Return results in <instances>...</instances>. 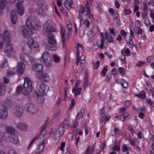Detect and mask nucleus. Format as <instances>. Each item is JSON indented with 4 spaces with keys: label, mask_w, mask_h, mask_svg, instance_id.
<instances>
[{
    "label": "nucleus",
    "mask_w": 154,
    "mask_h": 154,
    "mask_svg": "<svg viewBox=\"0 0 154 154\" xmlns=\"http://www.w3.org/2000/svg\"><path fill=\"white\" fill-rule=\"evenodd\" d=\"M26 26H22L21 30L24 37L29 38L33 34L32 29L37 30L41 27L40 22L31 17H29L26 21Z\"/></svg>",
    "instance_id": "nucleus-1"
},
{
    "label": "nucleus",
    "mask_w": 154,
    "mask_h": 154,
    "mask_svg": "<svg viewBox=\"0 0 154 154\" xmlns=\"http://www.w3.org/2000/svg\"><path fill=\"white\" fill-rule=\"evenodd\" d=\"M32 68L33 70L37 72L36 77L41 82H47L49 80V76L47 74L41 72L43 70V67L42 65L35 63L32 66Z\"/></svg>",
    "instance_id": "nucleus-2"
},
{
    "label": "nucleus",
    "mask_w": 154,
    "mask_h": 154,
    "mask_svg": "<svg viewBox=\"0 0 154 154\" xmlns=\"http://www.w3.org/2000/svg\"><path fill=\"white\" fill-rule=\"evenodd\" d=\"M35 2L37 5L35 9L36 14L41 16L45 15L48 9L47 4L43 0H36Z\"/></svg>",
    "instance_id": "nucleus-3"
},
{
    "label": "nucleus",
    "mask_w": 154,
    "mask_h": 154,
    "mask_svg": "<svg viewBox=\"0 0 154 154\" xmlns=\"http://www.w3.org/2000/svg\"><path fill=\"white\" fill-rule=\"evenodd\" d=\"M29 47L25 46L23 48V51L26 54H28L30 52V49L37 48L39 47L38 42L34 39H29L27 42Z\"/></svg>",
    "instance_id": "nucleus-4"
},
{
    "label": "nucleus",
    "mask_w": 154,
    "mask_h": 154,
    "mask_svg": "<svg viewBox=\"0 0 154 154\" xmlns=\"http://www.w3.org/2000/svg\"><path fill=\"white\" fill-rule=\"evenodd\" d=\"M24 80L22 92L23 94L27 95L28 94V91L30 90L32 88V83L29 78H25Z\"/></svg>",
    "instance_id": "nucleus-5"
},
{
    "label": "nucleus",
    "mask_w": 154,
    "mask_h": 154,
    "mask_svg": "<svg viewBox=\"0 0 154 154\" xmlns=\"http://www.w3.org/2000/svg\"><path fill=\"white\" fill-rule=\"evenodd\" d=\"M41 60L47 67H50L52 65V61L49 54L47 52H44L42 55Z\"/></svg>",
    "instance_id": "nucleus-6"
},
{
    "label": "nucleus",
    "mask_w": 154,
    "mask_h": 154,
    "mask_svg": "<svg viewBox=\"0 0 154 154\" xmlns=\"http://www.w3.org/2000/svg\"><path fill=\"white\" fill-rule=\"evenodd\" d=\"M24 108L28 112L32 114L36 113L38 111L37 106L34 104L31 103H26Z\"/></svg>",
    "instance_id": "nucleus-7"
},
{
    "label": "nucleus",
    "mask_w": 154,
    "mask_h": 154,
    "mask_svg": "<svg viewBox=\"0 0 154 154\" xmlns=\"http://www.w3.org/2000/svg\"><path fill=\"white\" fill-rule=\"evenodd\" d=\"M48 87L45 84H42L39 86V90H37L35 91L36 95L41 96L44 94L48 89Z\"/></svg>",
    "instance_id": "nucleus-8"
},
{
    "label": "nucleus",
    "mask_w": 154,
    "mask_h": 154,
    "mask_svg": "<svg viewBox=\"0 0 154 154\" xmlns=\"http://www.w3.org/2000/svg\"><path fill=\"white\" fill-rule=\"evenodd\" d=\"M18 2L16 4L17 12L19 15L21 16L23 14L24 11V7L22 4L23 2V0H18Z\"/></svg>",
    "instance_id": "nucleus-9"
},
{
    "label": "nucleus",
    "mask_w": 154,
    "mask_h": 154,
    "mask_svg": "<svg viewBox=\"0 0 154 154\" xmlns=\"http://www.w3.org/2000/svg\"><path fill=\"white\" fill-rule=\"evenodd\" d=\"M23 110L19 106H16L14 108V114L17 117H21L23 114Z\"/></svg>",
    "instance_id": "nucleus-10"
},
{
    "label": "nucleus",
    "mask_w": 154,
    "mask_h": 154,
    "mask_svg": "<svg viewBox=\"0 0 154 154\" xmlns=\"http://www.w3.org/2000/svg\"><path fill=\"white\" fill-rule=\"evenodd\" d=\"M11 39H9L7 40L6 43V47L5 49V52L7 55L11 53L12 51L13 47L12 44L11 43Z\"/></svg>",
    "instance_id": "nucleus-11"
},
{
    "label": "nucleus",
    "mask_w": 154,
    "mask_h": 154,
    "mask_svg": "<svg viewBox=\"0 0 154 154\" xmlns=\"http://www.w3.org/2000/svg\"><path fill=\"white\" fill-rule=\"evenodd\" d=\"M67 27L68 28V30L69 31V34L68 35H65L64 32H63L62 29H61L60 32V34L62 38H69L70 37L71 35V30H72V26L71 24L70 23H68L67 25Z\"/></svg>",
    "instance_id": "nucleus-12"
},
{
    "label": "nucleus",
    "mask_w": 154,
    "mask_h": 154,
    "mask_svg": "<svg viewBox=\"0 0 154 154\" xmlns=\"http://www.w3.org/2000/svg\"><path fill=\"white\" fill-rule=\"evenodd\" d=\"M55 29L52 27L49 26V24L48 23H45L43 27V31L44 32H50L54 31Z\"/></svg>",
    "instance_id": "nucleus-13"
},
{
    "label": "nucleus",
    "mask_w": 154,
    "mask_h": 154,
    "mask_svg": "<svg viewBox=\"0 0 154 154\" xmlns=\"http://www.w3.org/2000/svg\"><path fill=\"white\" fill-rule=\"evenodd\" d=\"M45 134V133L41 134L38 138L36 139L37 140V143L38 145H39L40 144H45L47 143L46 140H44Z\"/></svg>",
    "instance_id": "nucleus-14"
},
{
    "label": "nucleus",
    "mask_w": 154,
    "mask_h": 154,
    "mask_svg": "<svg viewBox=\"0 0 154 154\" xmlns=\"http://www.w3.org/2000/svg\"><path fill=\"white\" fill-rule=\"evenodd\" d=\"M8 116L7 109L5 108L0 109V119H6Z\"/></svg>",
    "instance_id": "nucleus-15"
},
{
    "label": "nucleus",
    "mask_w": 154,
    "mask_h": 154,
    "mask_svg": "<svg viewBox=\"0 0 154 154\" xmlns=\"http://www.w3.org/2000/svg\"><path fill=\"white\" fill-rule=\"evenodd\" d=\"M25 67V64L21 62H19L17 63V71L21 74L24 71Z\"/></svg>",
    "instance_id": "nucleus-16"
},
{
    "label": "nucleus",
    "mask_w": 154,
    "mask_h": 154,
    "mask_svg": "<svg viewBox=\"0 0 154 154\" xmlns=\"http://www.w3.org/2000/svg\"><path fill=\"white\" fill-rule=\"evenodd\" d=\"M10 15L11 23L14 24H15L17 20V18L15 11H11Z\"/></svg>",
    "instance_id": "nucleus-17"
},
{
    "label": "nucleus",
    "mask_w": 154,
    "mask_h": 154,
    "mask_svg": "<svg viewBox=\"0 0 154 154\" xmlns=\"http://www.w3.org/2000/svg\"><path fill=\"white\" fill-rule=\"evenodd\" d=\"M73 1L72 0H65L64 2V5L67 9L69 10L72 8Z\"/></svg>",
    "instance_id": "nucleus-18"
},
{
    "label": "nucleus",
    "mask_w": 154,
    "mask_h": 154,
    "mask_svg": "<svg viewBox=\"0 0 154 154\" xmlns=\"http://www.w3.org/2000/svg\"><path fill=\"white\" fill-rule=\"evenodd\" d=\"M6 91L5 85L3 83H0V97L4 95Z\"/></svg>",
    "instance_id": "nucleus-19"
},
{
    "label": "nucleus",
    "mask_w": 154,
    "mask_h": 154,
    "mask_svg": "<svg viewBox=\"0 0 154 154\" xmlns=\"http://www.w3.org/2000/svg\"><path fill=\"white\" fill-rule=\"evenodd\" d=\"M86 57L85 55H82L81 56L79 60L81 61L80 63V66H81V69L83 70L85 66V63Z\"/></svg>",
    "instance_id": "nucleus-20"
},
{
    "label": "nucleus",
    "mask_w": 154,
    "mask_h": 154,
    "mask_svg": "<svg viewBox=\"0 0 154 154\" xmlns=\"http://www.w3.org/2000/svg\"><path fill=\"white\" fill-rule=\"evenodd\" d=\"M4 105L5 108L7 109V108L11 107L12 105V103L11 100L7 99L4 100Z\"/></svg>",
    "instance_id": "nucleus-21"
},
{
    "label": "nucleus",
    "mask_w": 154,
    "mask_h": 154,
    "mask_svg": "<svg viewBox=\"0 0 154 154\" xmlns=\"http://www.w3.org/2000/svg\"><path fill=\"white\" fill-rule=\"evenodd\" d=\"M115 17L113 19L114 23L115 26L118 27L120 25V22L118 14H115Z\"/></svg>",
    "instance_id": "nucleus-22"
},
{
    "label": "nucleus",
    "mask_w": 154,
    "mask_h": 154,
    "mask_svg": "<svg viewBox=\"0 0 154 154\" xmlns=\"http://www.w3.org/2000/svg\"><path fill=\"white\" fill-rule=\"evenodd\" d=\"M27 127V125L26 124L22 123L16 125V127L17 128L22 131H25L26 130Z\"/></svg>",
    "instance_id": "nucleus-23"
},
{
    "label": "nucleus",
    "mask_w": 154,
    "mask_h": 154,
    "mask_svg": "<svg viewBox=\"0 0 154 154\" xmlns=\"http://www.w3.org/2000/svg\"><path fill=\"white\" fill-rule=\"evenodd\" d=\"M11 141L14 144H17L19 143L18 137L15 135L12 136L11 137Z\"/></svg>",
    "instance_id": "nucleus-24"
},
{
    "label": "nucleus",
    "mask_w": 154,
    "mask_h": 154,
    "mask_svg": "<svg viewBox=\"0 0 154 154\" xmlns=\"http://www.w3.org/2000/svg\"><path fill=\"white\" fill-rule=\"evenodd\" d=\"M6 131L7 133L12 135L14 133L15 129L12 127H9L6 128Z\"/></svg>",
    "instance_id": "nucleus-25"
},
{
    "label": "nucleus",
    "mask_w": 154,
    "mask_h": 154,
    "mask_svg": "<svg viewBox=\"0 0 154 154\" xmlns=\"http://www.w3.org/2000/svg\"><path fill=\"white\" fill-rule=\"evenodd\" d=\"M64 126L66 128H68L69 125V120L68 119H66L65 120L63 123L60 124Z\"/></svg>",
    "instance_id": "nucleus-26"
},
{
    "label": "nucleus",
    "mask_w": 154,
    "mask_h": 154,
    "mask_svg": "<svg viewBox=\"0 0 154 154\" xmlns=\"http://www.w3.org/2000/svg\"><path fill=\"white\" fill-rule=\"evenodd\" d=\"M86 8L87 10V13L86 14V16L88 18L90 19H93V17L92 15L91 14L90 9L89 7L86 6Z\"/></svg>",
    "instance_id": "nucleus-27"
},
{
    "label": "nucleus",
    "mask_w": 154,
    "mask_h": 154,
    "mask_svg": "<svg viewBox=\"0 0 154 154\" xmlns=\"http://www.w3.org/2000/svg\"><path fill=\"white\" fill-rule=\"evenodd\" d=\"M139 98L144 99L146 98V93L144 91H142L139 94L135 95Z\"/></svg>",
    "instance_id": "nucleus-28"
},
{
    "label": "nucleus",
    "mask_w": 154,
    "mask_h": 154,
    "mask_svg": "<svg viewBox=\"0 0 154 154\" xmlns=\"http://www.w3.org/2000/svg\"><path fill=\"white\" fill-rule=\"evenodd\" d=\"M3 38H11V35L8 30L4 31L3 33Z\"/></svg>",
    "instance_id": "nucleus-29"
},
{
    "label": "nucleus",
    "mask_w": 154,
    "mask_h": 154,
    "mask_svg": "<svg viewBox=\"0 0 154 154\" xmlns=\"http://www.w3.org/2000/svg\"><path fill=\"white\" fill-rule=\"evenodd\" d=\"M121 85L124 88H127L128 86V82L125 79H122L121 81Z\"/></svg>",
    "instance_id": "nucleus-30"
},
{
    "label": "nucleus",
    "mask_w": 154,
    "mask_h": 154,
    "mask_svg": "<svg viewBox=\"0 0 154 154\" xmlns=\"http://www.w3.org/2000/svg\"><path fill=\"white\" fill-rule=\"evenodd\" d=\"M65 128H66L63 125H60L59 128V132L60 135H62L63 134Z\"/></svg>",
    "instance_id": "nucleus-31"
},
{
    "label": "nucleus",
    "mask_w": 154,
    "mask_h": 154,
    "mask_svg": "<svg viewBox=\"0 0 154 154\" xmlns=\"http://www.w3.org/2000/svg\"><path fill=\"white\" fill-rule=\"evenodd\" d=\"M9 39H0V50L2 49L3 48L4 44H6V42Z\"/></svg>",
    "instance_id": "nucleus-32"
},
{
    "label": "nucleus",
    "mask_w": 154,
    "mask_h": 154,
    "mask_svg": "<svg viewBox=\"0 0 154 154\" xmlns=\"http://www.w3.org/2000/svg\"><path fill=\"white\" fill-rule=\"evenodd\" d=\"M6 3V0H0V5L3 11L5 7Z\"/></svg>",
    "instance_id": "nucleus-33"
},
{
    "label": "nucleus",
    "mask_w": 154,
    "mask_h": 154,
    "mask_svg": "<svg viewBox=\"0 0 154 154\" xmlns=\"http://www.w3.org/2000/svg\"><path fill=\"white\" fill-rule=\"evenodd\" d=\"M82 90V89L81 88H76L75 91L72 92L74 93V95H75V97H76L77 95H80L81 94V92Z\"/></svg>",
    "instance_id": "nucleus-34"
},
{
    "label": "nucleus",
    "mask_w": 154,
    "mask_h": 154,
    "mask_svg": "<svg viewBox=\"0 0 154 154\" xmlns=\"http://www.w3.org/2000/svg\"><path fill=\"white\" fill-rule=\"evenodd\" d=\"M37 97V99L38 102L40 103H43L44 101V99L42 95L38 96L36 95Z\"/></svg>",
    "instance_id": "nucleus-35"
},
{
    "label": "nucleus",
    "mask_w": 154,
    "mask_h": 154,
    "mask_svg": "<svg viewBox=\"0 0 154 154\" xmlns=\"http://www.w3.org/2000/svg\"><path fill=\"white\" fill-rule=\"evenodd\" d=\"M91 30L95 33L96 34L97 32H100V30L97 26H94L92 27Z\"/></svg>",
    "instance_id": "nucleus-36"
},
{
    "label": "nucleus",
    "mask_w": 154,
    "mask_h": 154,
    "mask_svg": "<svg viewBox=\"0 0 154 154\" xmlns=\"http://www.w3.org/2000/svg\"><path fill=\"white\" fill-rule=\"evenodd\" d=\"M126 42L129 47L131 48L133 46L134 44L132 39H128L126 40Z\"/></svg>",
    "instance_id": "nucleus-37"
},
{
    "label": "nucleus",
    "mask_w": 154,
    "mask_h": 154,
    "mask_svg": "<svg viewBox=\"0 0 154 154\" xmlns=\"http://www.w3.org/2000/svg\"><path fill=\"white\" fill-rule=\"evenodd\" d=\"M47 48L49 50L51 51H54L56 50L57 49V47L56 46L54 45H52L51 46H48Z\"/></svg>",
    "instance_id": "nucleus-38"
},
{
    "label": "nucleus",
    "mask_w": 154,
    "mask_h": 154,
    "mask_svg": "<svg viewBox=\"0 0 154 154\" xmlns=\"http://www.w3.org/2000/svg\"><path fill=\"white\" fill-rule=\"evenodd\" d=\"M83 110L81 109L79 113H78L77 115V117L78 118V119H79L82 117L84 113V112H83Z\"/></svg>",
    "instance_id": "nucleus-39"
},
{
    "label": "nucleus",
    "mask_w": 154,
    "mask_h": 154,
    "mask_svg": "<svg viewBox=\"0 0 154 154\" xmlns=\"http://www.w3.org/2000/svg\"><path fill=\"white\" fill-rule=\"evenodd\" d=\"M77 48L76 49V51L77 52V59L79 60V51L78 50V48H79V47H80L81 48H82L83 46H82L81 44H79V43H78L77 45Z\"/></svg>",
    "instance_id": "nucleus-40"
},
{
    "label": "nucleus",
    "mask_w": 154,
    "mask_h": 154,
    "mask_svg": "<svg viewBox=\"0 0 154 154\" xmlns=\"http://www.w3.org/2000/svg\"><path fill=\"white\" fill-rule=\"evenodd\" d=\"M45 33L48 37V38H54V35L52 33L50 32Z\"/></svg>",
    "instance_id": "nucleus-41"
},
{
    "label": "nucleus",
    "mask_w": 154,
    "mask_h": 154,
    "mask_svg": "<svg viewBox=\"0 0 154 154\" xmlns=\"http://www.w3.org/2000/svg\"><path fill=\"white\" fill-rule=\"evenodd\" d=\"M88 78H85L84 82L83 83V87L85 88L87 87L88 85Z\"/></svg>",
    "instance_id": "nucleus-42"
},
{
    "label": "nucleus",
    "mask_w": 154,
    "mask_h": 154,
    "mask_svg": "<svg viewBox=\"0 0 154 154\" xmlns=\"http://www.w3.org/2000/svg\"><path fill=\"white\" fill-rule=\"evenodd\" d=\"M121 150L122 151L124 152L125 151L127 150V154H129L128 151L129 149L128 148H127V146L125 144L123 145V146L122 147Z\"/></svg>",
    "instance_id": "nucleus-43"
},
{
    "label": "nucleus",
    "mask_w": 154,
    "mask_h": 154,
    "mask_svg": "<svg viewBox=\"0 0 154 154\" xmlns=\"http://www.w3.org/2000/svg\"><path fill=\"white\" fill-rule=\"evenodd\" d=\"M48 42L52 45H54L56 43V41L55 39H48Z\"/></svg>",
    "instance_id": "nucleus-44"
},
{
    "label": "nucleus",
    "mask_w": 154,
    "mask_h": 154,
    "mask_svg": "<svg viewBox=\"0 0 154 154\" xmlns=\"http://www.w3.org/2000/svg\"><path fill=\"white\" fill-rule=\"evenodd\" d=\"M53 59L54 61L56 63L58 62L60 60V58L58 56L56 55H53Z\"/></svg>",
    "instance_id": "nucleus-45"
},
{
    "label": "nucleus",
    "mask_w": 154,
    "mask_h": 154,
    "mask_svg": "<svg viewBox=\"0 0 154 154\" xmlns=\"http://www.w3.org/2000/svg\"><path fill=\"white\" fill-rule=\"evenodd\" d=\"M100 61L99 60L97 61L96 63H94L93 68L94 69H97L98 68L100 65Z\"/></svg>",
    "instance_id": "nucleus-46"
},
{
    "label": "nucleus",
    "mask_w": 154,
    "mask_h": 154,
    "mask_svg": "<svg viewBox=\"0 0 154 154\" xmlns=\"http://www.w3.org/2000/svg\"><path fill=\"white\" fill-rule=\"evenodd\" d=\"M81 14H80V12H79L78 17V18L80 20V24L81 25H82L84 23V21H83L82 20V17Z\"/></svg>",
    "instance_id": "nucleus-47"
},
{
    "label": "nucleus",
    "mask_w": 154,
    "mask_h": 154,
    "mask_svg": "<svg viewBox=\"0 0 154 154\" xmlns=\"http://www.w3.org/2000/svg\"><path fill=\"white\" fill-rule=\"evenodd\" d=\"M119 71L120 74L124 76L125 74V69H124L123 67H119L118 69Z\"/></svg>",
    "instance_id": "nucleus-48"
},
{
    "label": "nucleus",
    "mask_w": 154,
    "mask_h": 154,
    "mask_svg": "<svg viewBox=\"0 0 154 154\" xmlns=\"http://www.w3.org/2000/svg\"><path fill=\"white\" fill-rule=\"evenodd\" d=\"M79 7L80 11H79V12H80V14H82L84 13L85 11V8L82 5H79Z\"/></svg>",
    "instance_id": "nucleus-49"
},
{
    "label": "nucleus",
    "mask_w": 154,
    "mask_h": 154,
    "mask_svg": "<svg viewBox=\"0 0 154 154\" xmlns=\"http://www.w3.org/2000/svg\"><path fill=\"white\" fill-rule=\"evenodd\" d=\"M81 81L78 80L75 83V86L72 90V92H73L76 88H77L78 87V85L80 83Z\"/></svg>",
    "instance_id": "nucleus-50"
},
{
    "label": "nucleus",
    "mask_w": 154,
    "mask_h": 154,
    "mask_svg": "<svg viewBox=\"0 0 154 154\" xmlns=\"http://www.w3.org/2000/svg\"><path fill=\"white\" fill-rule=\"evenodd\" d=\"M7 65V61L5 59H4L3 61L0 65V66L2 68L4 67L5 65Z\"/></svg>",
    "instance_id": "nucleus-51"
},
{
    "label": "nucleus",
    "mask_w": 154,
    "mask_h": 154,
    "mask_svg": "<svg viewBox=\"0 0 154 154\" xmlns=\"http://www.w3.org/2000/svg\"><path fill=\"white\" fill-rule=\"evenodd\" d=\"M47 124L45 123L42 126L40 130V132L41 134L44 133V131L47 128Z\"/></svg>",
    "instance_id": "nucleus-52"
},
{
    "label": "nucleus",
    "mask_w": 154,
    "mask_h": 154,
    "mask_svg": "<svg viewBox=\"0 0 154 154\" xmlns=\"http://www.w3.org/2000/svg\"><path fill=\"white\" fill-rule=\"evenodd\" d=\"M144 22L145 25L147 26H149L151 25L150 22L148 18H145L144 20Z\"/></svg>",
    "instance_id": "nucleus-53"
},
{
    "label": "nucleus",
    "mask_w": 154,
    "mask_h": 154,
    "mask_svg": "<svg viewBox=\"0 0 154 154\" xmlns=\"http://www.w3.org/2000/svg\"><path fill=\"white\" fill-rule=\"evenodd\" d=\"M88 35L90 38H92L96 34L91 30L88 32Z\"/></svg>",
    "instance_id": "nucleus-54"
},
{
    "label": "nucleus",
    "mask_w": 154,
    "mask_h": 154,
    "mask_svg": "<svg viewBox=\"0 0 154 154\" xmlns=\"http://www.w3.org/2000/svg\"><path fill=\"white\" fill-rule=\"evenodd\" d=\"M104 35L106 38H112L110 34L108 33L107 31L105 32Z\"/></svg>",
    "instance_id": "nucleus-55"
},
{
    "label": "nucleus",
    "mask_w": 154,
    "mask_h": 154,
    "mask_svg": "<svg viewBox=\"0 0 154 154\" xmlns=\"http://www.w3.org/2000/svg\"><path fill=\"white\" fill-rule=\"evenodd\" d=\"M22 87L21 86H20L17 88L16 92L17 94H19L21 93L22 91Z\"/></svg>",
    "instance_id": "nucleus-56"
},
{
    "label": "nucleus",
    "mask_w": 154,
    "mask_h": 154,
    "mask_svg": "<svg viewBox=\"0 0 154 154\" xmlns=\"http://www.w3.org/2000/svg\"><path fill=\"white\" fill-rule=\"evenodd\" d=\"M124 12L125 14V15L130 14L131 13V11L130 10L126 9H124Z\"/></svg>",
    "instance_id": "nucleus-57"
},
{
    "label": "nucleus",
    "mask_w": 154,
    "mask_h": 154,
    "mask_svg": "<svg viewBox=\"0 0 154 154\" xmlns=\"http://www.w3.org/2000/svg\"><path fill=\"white\" fill-rule=\"evenodd\" d=\"M44 144H40L38 150V151H39V152H41L43 150L44 148Z\"/></svg>",
    "instance_id": "nucleus-58"
},
{
    "label": "nucleus",
    "mask_w": 154,
    "mask_h": 154,
    "mask_svg": "<svg viewBox=\"0 0 154 154\" xmlns=\"http://www.w3.org/2000/svg\"><path fill=\"white\" fill-rule=\"evenodd\" d=\"M141 22L139 20H137L135 22V25L137 28H139L141 26Z\"/></svg>",
    "instance_id": "nucleus-59"
},
{
    "label": "nucleus",
    "mask_w": 154,
    "mask_h": 154,
    "mask_svg": "<svg viewBox=\"0 0 154 154\" xmlns=\"http://www.w3.org/2000/svg\"><path fill=\"white\" fill-rule=\"evenodd\" d=\"M111 78V76L110 74L107 75L105 79V81L106 82H109L110 79Z\"/></svg>",
    "instance_id": "nucleus-60"
},
{
    "label": "nucleus",
    "mask_w": 154,
    "mask_h": 154,
    "mask_svg": "<svg viewBox=\"0 0 154 154\" xmlns=\"http://www.w3.org/2000/svg\"><path fill=\"white\" fill-rule=\"evenodd\" d=\"M107 67L106 66L104 67L102 72L101 73L102 75H105L106 72L107 71Z\"/></svg>",
    "instance_id": "nucleus-61"
},
{
    "label": "nucleus",
    "mask_w": 154,
    "mask_h": 154,
    "mask_svg": "<svg viewBox=\"0 0 154 154\" xmlns=\"http://www.w3.org/2000/svg\"><path fill=\"white\" fill-rule=\"evenodd\" d=\"M121 34L124 37H125L127 33L124 30H121L120 31Z\"/></svg>",
    "instance_id": "nucleus-62"
},
{
    "label": "nucleus",
    "mask_w": 154,
    "mask_h": 154,
    "mask_svg": "<svg viewBox=\"0 0 154 154\" xmlns=\"http://www.w3.org/2000/svg\"><path fill=\"white\" fill-rule=\"evenodd\" d=\"M90 148L91 146H89L87 147L85 153V154H91L90 153H89Z\"/></svg>",
    "instance_id": "nucleus-63"
},
{
    "label": "nucleus",
    "mask_w": 154,
    "mask_h": 154,
    "mask_svg": "<svg viewBox=\"0 0 154 154\" xmlns=\"http://www.w3.org/2000/svg\"><path fill=\"white\" fill-rule=\"evenodd\" d=\"M8 154H17L15 151L13 149H10L8 152Z\"/></svg>",
    "instance_id": "nucleus-64"
}]
</instances>
